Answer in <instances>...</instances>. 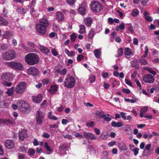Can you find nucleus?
Wrapping results in <instances>:
<instances>
[{"label": "nucleus", "mask_w": 159, "mask_h": 159, "mask_svg": "<svg viewBox=\"0 0 159 159\" xmlns=\"http://www.w3.org/2000/svg\"><path fill=\"white\" fill-rule=\"evenodd\" d=\"M49 21L45 18H42L39 20V23L36 25L37 31L41 34H44L46 32V29L49 25Z\"/></svg>", "instance_id": "1"}, {"label": "nucleus", "mask_w": 159, "mask_h": 159, "mask_svg": "<svg viewBox=\"0 0 159 159\" xmlns=\"http://www.w3.org/2000/svg\"><path fill=\"white\" fill-rule=\"evenodd\" d=\"M39 57L38 55L34 53L27 54L25 57V60L29 65H34L39 62Z\"/></svg>", "instance_id": "2"}, {"label": "nucleus", "mask_w": 159, "mask_h": 159, "mask_svg": "<svg viewBox=\"0 0 159 159\" xmlns=\"http://www.w3.org/2000/svg\"><path fill=\"white\" fill-rule=\"evenodd\" d=\"M19 108L24 113H28L31 110L29 105L24 100H19L17 102Z\"/></svg>", "instance_id": "3"}, {"label": "nucleus", "mask_w": 159, "mask_h": 159, "mask_svg": "<svg viewBox=\"0 0 159 159\" xmlns=\"http://www.w3.org/2000/svg\"><path fill=\"white\" fill-rule=\"evenodd\" d=\"M26 84L25 82H20L16 86L15 92L18 94H22L25 91Z\"/></svg>", "instance_id": "4"}, {"label": "nucleus", "mask_w": 159, "mask_h": 159, "mask_svg": "<svg viewBox=\"0 0 159 159\" xmlns=\"http://www.w3.org/2000/svg\"><path fill=\"white\" fill-rule=\"evenodd\" d=\"M90 5L91 9L94 12H99L103 9L102 4L98 2L93 1L91 2Z\"/></svg>", "instance_id": "5"}, {"label": "nucleus", "mask_w": 159, "mask_h": 159, "mask_svg": "<svg viewBox=\"0 0 159 159\" xmlns=\"http://www.w3.org/2000/svg\"><path fill=\"white\" fill-rule=\"evenodd\" d=\"M75 81L74 77L71 76H68L66 79L64 81L65 85L68 88H72L75 84Z\"/></svg>", "instance_id": "6"}, {"label": "nucleus", "mask_w": 159, "mask_h": 159, "mask_svg": "<svg viewBox=\"0 0 159 159\" xmlns=\"http://www.w3.org/2000/svg\"><path fill=\"white\" fill-rule=\"evenodd\" d=\"M2 57L6 60H12L16 57V53L13 50H10L3 53Z\"/></svg>", "instance_id": "7"}, {"label": "nucleus", "mask_w": 159, "mask_h": 159, "mask_svg": "<svg viewBox=\"0 0 159 159\" xmlns=\"http://www.w3.org/2000/svg\"><path fill=\"white\" fill-rule=\"evenodd\" d=\"M44 119V116L43 112L41 111H38L36 115V123L38 125L42 124Z\"/></svg>", "instance_id": "8"}, {"label": "nucleus", "mask_w": 159, "mask_h": 159, "mask_svg": "<svg viewBox=\"0 0 159 159\" xmlns=\"http://www.w3.org/2000/svg\"><path fill=\"white\" fill-rule=\"evenodd\" d=\"M7 65L12 68L19 70H22L23 68V66L21 63L14 61L8 62Z\"/></svg>", "instance_id": "9"}, {"label": "nucleus", "mask_w": 159, "mask_h": 159, "mask_svg": "<svg viewBox=\"0 0 159 159\" xmlns=\"http://www.w3.org/2000/svg\"><path fill=\"white\" fill-rule=\"evenodd\" d=\"M154 78L152 75L147 74L145 75L143 77V80L145 83L152 84L154 81Z\"/></svg>", "instance_id": "10"}, {"label": "nucleus", "mask_w": 159, "mask_h": 159, "mask_svg": "<svg viewBox=\"0 0 159 159\" xmlns=\"http://www.w3.org/2000/svg\"><path fill=\"white\" fill-rule=\"evenodd\" d=\"M12 77V74L9 72L4 73L1 76V79L3 81H10Z\"/></svg>", "instance_id": "11"}, {"label": "nucleus", "mask_w": 159, "mask_h": 159, "mask_svg": "<svg viewBox=\"0 0 159 159\" xmlns=\"http://www.w3.org/2000/svg\"><path fill=\"white\" fill-rule=\"evenodd\" d=\"M27 72L28 74L35 76L38 75L39 73L38 70L35 67H31L28 69Z\"/></svg>", "instance_id": "12"}, {"label": "nucleus", "mask_w": 159, "mask_h": 159, "mask_svg": "<svg viewBox=\"0 0 159 159\" xmlns=\"http://www.w3.org/2000/svg\"><path fill=\"white\" fill-rule=\"evenodd\" d=\"M4 144L5 147L8 149H12L15 147L14 141L10 139H7L4 142Z\"/></svg>", "instance_id": "13"}, {"label": "nucleus", "mask_w": 159, "mask_h": 159, "mask_svg": "<svg viewBox=\"0 0 159 159\" xmlns=\"http://www.w3.org/2000/svg\"><path fill=\"white\" fill-rule=\"evenodd\" d=\"M86 3L85 2H83L78 8V11L79 13L82 15H85L86 13Z\"/></svg>", "instance_id": "14"}, {"label": "nucleus", "mask_w": 159, "mask_h": 159, "mask_svg": "<svg viewBox=\"0 0 159 159\" xmlns=\"http://www.w3.org/2000/svg\"><path fill=\"white\" fill-rule=\"evenodd\" d=\"M19 139L22 141L24 140L25 138L27 136V132L25 129L21 130V131H20L18 134Z\"/></svg>", "instance_id": "15"}, {"label": "nucleus", "mask_w": 159, "mask_h": 159, "mask_svg": "<svg viewBox=\"0 0 159 159\" xmlns=\"http://www.w3.org/2000/svg\"><path fill=\"white\" fill-rule=\"evenodd\" d=\"M56 19L58 22L62 21L64 19V16L63 13L60 11L56 13Z\"/></svg>", "instance_id": "16"}, {"label": "nucleus", "mask_w": 159, "mask_h": 159, "mask_svg": "<svg viewBox=\"0 0 159 159\" xmlns=\"http://www.w3.org/2000/svg\"><path fill=\"white\" fill-rule=\"evenodd\" d=\"M13 33L9 31H6L2 35V38L6 39H10L14 36Z\"/></svg>", "instance_id": "17"}, {"label": "nucleus", "mask_w": 159, "mask_h": 159, "mask_svg": "<svg viewBox=\"0 0 159 159\" xmlns=\"http://www.w3.org/2000/svg\"><path fill=\"white\" fill-rule=\"evenodd\" d=\"M42 96L41 94H39L37 96H33L32 99L33 102L36 103H39L42 101Z\"/></svg>", "instance_id": "18"}, {"label": "nucleus", "mask_w": 159, "mask_h": 159, "mask_svg": "<svg viewBox=\"0 0 159 159\" xmlns=\"http://www.w3.org/2000/svg\"><path fill=\"white\" fill-rule=\"evenodd\" d=\"M84 136L87 139H91L92 140H96V138L95 136L91 133H84Z\"/></svg>", "instance_id": "19"}, {"label": "nucleus", "mask_w": 159, "mask_h": 159, "mask_svg": "<svg viewBox=\"0 0 159 159\" xmlns=\"http://www.w3.org/2000/svg\"><path fill=\"white\" fill-rule=\"evenodd\" d=\"M57 89L58 88L56 85H52L50 86V88L49 89V91L51 94H55L57 92Z\"/></svg>", "instance_id": "20"}, {"label": "nucleus", "mask_w": 159, "mask_h": 159, "mask_svg": "<svg viewBox=\"0 0 159 159\" xmlns=\"http://www.w3.org/2000/svg\"><path fill=\"white\" fill-rule=\"evenodd\" d=\"M84 24L87 26H89L91 25L93 22L92 19L90 17L86 18L84 20Z\"/></svg>", "instance_id": "21"}, {"label": "nucleus", "mask_w": 159, "mask_h": 159, "mask_svg": "<svg viewBox=\"0 0 159 159\" xmlns=\"http://www.w3.org/2000/svg\"><path fill=\"white\" fill-rule=\"evenodd\" d=\"M111 126L113 127H121L123 124L120 122H116L115 121H113L111 123Z\"/></svg>", "instance_id": "22"}, {"label": "nucleus", "mask_w": 159, "mask_h": 159, "mask_svg": "<svg viewBox=\"0 0 159 159\" xmlns=\"http://www.w3.org/2000/svg\"><path fill=\"white\" fill-rule=\"evenodd\" d=\"M125 131L128 134L131 135L132 134L131 129L130 125L127 124L125 125Z\"/></svg>", "instance_id": "23"}, {"label": "nucleus", "mask_w": 159, "mask_h": 159, "mask_svg": "<svg viewBox=\"0 0 159 159\" xmlns=\"http://www.w3.org/2000/svg\"><path fill=\"white\" fill-rule=\"evenodd\" d=\"M39 49L42 52L45 53V54L50 52V50L48 48L44 46H40Z\"/></svg>", "instance_id": "24"}, {"label": "nucleus", "mask_w": 159, "mask_h": 159, "mask_svg": "<svg viewBox=\"0 0 159 159\" xmlns=\"http://www.w3.org/2000/svg\"><path fill=\"white\" fill-rule=\"evenodd\" d=\"M16 12L20 14H25L27 12V10L26 9H24L22 7H18L16 10Z\"/></svg>", "instance_id": "25"}, {"label": "nucleus", "mask_w": 159, "mask_h": 159, "mask_svg": "<svg viewBox=\"0 0 159 159\" xmlns=\"http://www.w3.org/2000/svg\"><path fill=\"white\" fill-rule=\"evenodd\" d=\"M8 22L2 16H0V25L2 26H6L8 25Z\"/></svg>", "instance_id": "26"}, {"label": "nucleus", "mask_w": 159, "mask_h": 159, "mask_svg": "<svg viewBox=\"0 0 159 159\" xmlns=\"http://www.w3.org/2000/svg\"><path fill=\"white\" fill-rule=\"evenodd\" d=\"M15 91V89L14 87H12L11 88L8 89L6 92V93L9 96H11L13 94L14 91Z\"/></svg>", "instance_id": "27"}, {"label": "nucleus", "mask_w": 159, "mask_h": 159, "mask_svg": "<svg viewBox=\"0 0 159 159\" xmlns=\"http://www.w3.org/2000/svg\"><path fill=\"white\" fill-rule=\"evenodd\" d=\"M132 53V52L131 49L128 48H126L124 50V54L125 55L127 56H129Z\"/></svg>", "instance_id": "28"}, {"label": "nucleus", "mask_w": 159, "mask_h": 159, "mask_svg": "<svg viewBox=\"0 0 159 159\" xmlns=\"http://www.w3.org/2000/svg\"><path fill=\"white\" fill-rule=\"evenodd\" d=\"M95 34V31L94 29H91L88 34V37L90 39H92Z\"/></svg>", "instance_id": "29"}, {"label": "nucleus", "mask_w": 159, "mask_h": 159, "mask_svg": "<svg viewBox=\"0 0 159 159\" xmlns=\"http://www.w3.org/2000/svg\"><path fill=\"white\" fill-rule=\"evenodd\" d=\"M94 54L97 58H99L101 55V52L99 49H96L94 50Z\"/></svg>", "instance_id": "30"}, {"label": "nucleus", "mask_w": 159, "mask_h": 159, "mask_svg": "<svg viewBox=\"0 0 159 159\" xmlns=\"http://www.w3.org/2000/svg\"><path fill=\"white\" fill-rule=\"evenodd\" d=\"M118 147L121 151H126L127 150V148L124 144L119 143Z\"/></svg>", "instance_id": "31"}, {"label": "nucleus", "mask_w": 159, "mask_h": 159, "mask_svg": "<svg viewBox=\"0 0 159 159\" xmlns=\"http://www.w3.org/2000/svg\"><path fill=\"white\" fill-rule=\"evenodd\" d=\"M95 114L97 116L101 118L102 117L104 114L101 110H98L96 111Z\"/></svg>", "instance_id": "32"}, {"label": "nucleus", "mask_w": 159, "mask_h": 159, "mask_svg": "<svg viewBox=\"0 0 159 159\" xmlns=\"http://www.w3.org/2000/svg\"><path fill=\"white\" fill-rule=\"evenodd\" d=\"M65 52L68 56L70 57H72L75 54L74 52L73 51H70L69 50L67 49H65Z\"/></svg>", "instance_id": "33"}, {"label": "nucleus", "mask_w": 159, "mask_h": 159, "mask_svg": "<svg viewBox=\"0 0 159 159\" xmlns=\"http://www.w3.org/2000/svg\"><path fill=\"white\" fill-rule=\"evenodd\" d=\"M139 62L141 65H145L147 64V61L143 58L140 59L139 60Z\"/></svg>", "instance_id": "34"}, {"label": "nucleus", "mask_w": 159, "mask_h": 159, "mask_svg": "<svg viewBox=\"0 0 159 159\" xmlns=\"http://www.w3.org/2000/svg\"><path fill=\"white\" fill-rule=\"evenodd\" d=\"M80 29L79 31V32L81 34L84 33L85 32V28L84 25H81L80 26Z\"/></svg>", "instance_id": "35"}, {"label": "nucleus", "mask_w": 159, "mask_h": 159, "mask_svg": "<svg viewBox=\"0 0 159 159\" xmlns=\"http://www.w3.org/2000/svg\"><path fill=\"white\" fill-rule=\"evenodd\" d=\"M139 13V11L137 9H134L132 12V16L133 17H136Z\"/></svg>", "instance_id": "36"}, {"label": "nucleus", "mask_w": 159, "mask_h": 159, "mask_svg": "<svg viewBox=\"0 0 159 159\" xmlns=\"http://www.w3.org/2000/svg\"><path fill=\"white\" fill-rule=\"evenodd\" d=\"M48 117L49 119L53 120H56L58 119V118L57 117L52 114L51 112H49Z\"/></svg>", "instance_id": "37"}, {"label": "nucleus", "mask_w": 159, "mask_h": 159, "mask_svg": "<svg viewBox=\"0 0 159 159\" xmlns=\"http://www.w3.org/2000/svg\"><path fill=\"white\" fill-rule=\"evenodd\" d=\"M8 105V104L6 103L4 101L0 102V108L7 107Z\"/></svg>", "instance_id": "38"}, {"label": "nucleus", "mask_w": 159, "mask_h": 159, "mask_svg": "<svg viewBox=\"0 0 159 159\" xmlns=\"http://www.w3.org/2000/svg\"><path fill=\"white\" fill-rule=\"evenodd\" d=\"M67 145L66 143H64L63 144L60 145L59 146V150L60 151H61L62 150L65 149L67 148Z\"/></svg>", "instance_id": "39"}, {"label": "nucleus", "mask_w": 159, "mask_h": 159, "mask_svg": "<svg viewBox=\"0 0 159 159\" xmlns=\"http://www.w3.org/2000/svg\"><path fill=\"white\" fill-rule=\"evenodd\" d=\"M151 147V144H148L146 145L145 147V149H144V150L143 151V152H145V150H146L148 151V152L150 151V148Z\"/></svg>", "instance_id": "40"}, {"label": "nucleus", "mask_w": 159, "mask_h": 159, "mask_svg": "<svg viewBox=\"0 0 159 159\" xmlns=\"http://www.w3.org/2000/svg\"><path fill=\"white\" fill-rule=\"evenodd\" d=\"M60 124L59 122H57V124H49V126L50 128H58L59 127L58 125Z\"/></svg>", "instance_id": "41"}, {"label": "nucleus", "mask_w": 159, "mask_h": 159, "mask_svg": "<svg viewBox=\"0 0 159 159\" xmlns=\"http://www.w3.org/2000/svg\"><path fill=\"white\" fill-rule=\"evenodd\" d=\"M123 53V49L122 48H120L118 50L117 57H120L122 56Z\"/></svg>", "instance_id": "42"}, {"label": "nucleus", "mask_w": 159, "mask_h": 159, "mask_svg": "<svg viewBox=\"0 0 159 159\" xmlns=\"http://www.w3.org/2000/svg\"><path fill=\"white\" fill-rule=\"evenodd\" d=\"M28 154L30 156H34L35 153V151L34 149H29L28 151Z\"/></svg>", "instance_id": "43"}, {"label": "nucleus", "mask_w": 159, "mask_h": 159, "mask_svg": "<svg viewBox=\"0 0 159 159\" xmlns=\"http://www.w3.org/2000/svg\"><path fill=\"white\" fill-rule=\"evenodd\" d=\"M9 81H4L2 82V84L4 86H6L7 87H10L12 85V83L8 82Z\"/></svg>", "instance_id": "44"}, {"label": "nucleus", "mask_w": 159, "mask_h": 159, "mask_svg": "<svg viewBox=\"0 0 159 159\" xmlns=\"http://www.w3.org/2000/svg\"><path fill=\"white\" fill-rule=\"evenodd\" d=\"M147 70L149 73L152 74L154 76H155L157 74V73L155 71L149 67L147 68Z\"/></svg>", "instance_id": "45"}, {"label": "nucleus", "mask_w": 159, "mask_h": 159, "mask_svg": "<svg viewBox=\"0 0 159 159\" xmlns=\"http://www.w3.org/2000/svg\"><path fill=\"white\" fill-rule=\"evenodd\" d=\"M1 49L2 50H6L7 49V45L5 44H1Z\"/></svg>", "instance_id": "46"}, {"label": "nucleus", "mask_w": 159, "mask_h": 159, "mask_svg": "<svg viewBox=\"0 0 159 159\" xmlns=\"http://www.w3.org/2000/svg\"><path fill=\"white\" fill-rule=\"evenodd\" d=\"M44 147L48 151H52V150L50 149V147L48 145V144L47 142L45 143Z\"/></svg>", "instance_id": "47"}, {"label": "nucleus", "mask_w": 159, "mask_h": 159, "mask_svg": "<svg viewBox=\"0 0 159 159\" xmlns=\"http://www.w3.org/2000/svg\"><path fill=\"white\" fill-rule=\"evenodd\" d=\"M94 123L93 121L88 122L86 124V125L90 127H92L94 126Z\"/></svg>", "instance_id": "48"}, {"label": "nucleus", "mask_w": 159, "mask_h": 159, "mask_svg": "<svg viewBox=\"0 0 159 159\" xmlns=\"http://www.w3.org/2000/svg\"><path fill=\"white\" fill-rule=\"evenodd\" d=\"M128 29L129 31H130L131 33H132L134 31V30L131 24H129L128 25Z\"/></svg>", "instance_id": "49"}, {"label": "nucleus", "mask_w": 159, "mask_h": 159, "mask_svg": "<svg viewBox=\"0 0 159 159\" xmlns=\"http://www.w3.org/2000/svg\"><path fill=\"white\" fill-rule=\"evenodd\" d=\"M67 3L70 5H73L75 2V0H66Z\"/></svg>", "instance_id": "50"}, {"label": "nucleus", "mask_w": 159, "mask_h": 159, "mask_svg": "<svg viewBox=\"0 0 159 159\" xmlns=\"http://www.w3.org/2000/svg\"><path fill=\"white\" fill-rule=\"evenodd\" d=\"M102 118H103L104 120L106 121H109L111 120V118L109 117H107L106 116L105 114L103 115Z\"/></svg>", "instance_id": "51"}, {"label": "nucleus", "mask_w": 159, "mask_h": 159, "mask_svg": "<svg viewBox=\"0 0 159 159\" xmlns=\"http://www.w3.org/2000/svg\"><path fill=\"white\" fill-rule=\"evenodd\" d=\"M139 150V149L137 147H135L134 149L132 150L135 156L137 155L138 154Z\"/></svg>", "instance_id": "52"}, {"label": "nucleus", "mask_w": 159, "mask_h": 159, "mask_svg": "<svg viewBox=\"0 0 159 159\" xmlns=\"http://www.w3.org/2000/svg\"><path fill=\"white\" fill-rule=\"evenodd\" d=\"M71 40L72 41L74 42L77 37L75 34H73L70 35Z\"/></svg>", "instance_id": "53"}, {"label": "nucleus", "mask_w": 159, "mask_h": 159, "mask_svg": "<svg viewBox=\"0 0 159 159\" xmlns=\"http://www.w3.org/2000/svg\"><path fill=\"white\" fill-rule=\"evenodd\" d=\"M102 154L103 155L104 158H107L108 157V152L107 151H104L102 152Z\"/></svg>", "instance_id": "54"}, {"label": "nucleus", "mask_w": 159, "mask_h": 159, "mask_svg": "<svg viewBox=\"0 0 159 159\" xmlns=\"http://www.w3.org/2000/svg\"><path fill=\"white\" fill-rule=\"evenodd\" d=\"M90 82L91 83L93 82L95 80V77L94 75H92L89 77Z\"/></svg>", "instance_id": "55"}, {"label": "nucleus", "mask_w": 159, "mask_h": 159, "mask_svg": "<svg viewBox=\"0 0 159 159\" xmlns=\"http://www.w3.org/2000/svg\"><path fill=\"white\" fill-rule=\"evenodd\" d=\"M20 151L22 152H26L27 150V148H26L25 146H22L20 148Z\"/></svg>", "instance_id": "56"}, {"label": "nucleus", "mask_w": 159, "mask_h": 159, "mask_svg": "<svg viewBox=\"0 0 159 159\" xmlns=\"http://www.w3.org/2000/svg\"><path fill=\"white\" fill-rule=\"evenodd\" d=\"M100 138L104 140H106L107 139V137L106 135L102 133L100 136Z\"/></svg>", "instance_id": "57"}, {"label": "nucleus", "mask_w": 159, "mask_h": 159, "mask_svg": "<svg viewBox=\"0 0 159 159\" xmlns=\"http://www.w3.org/2000/svg\"><path fill=\"white\" fill-rule=\"evenodd\" d=\"M18 159H25V155L23 154L19 153L18 154Z\"/></svg>", "instance_id": "58"}, {"label": "nucleus", "mask_w": 159, "mask_h": 159, "mask_svg": "<svg viewBox=\"0 0 159 159\" xmlns=\"http://www.w3.org/2000/svg\"><path fill=\"white\" fill-rule=\"evenodd\" d=\"M121 117L124 120H126V113L124 112H121L120 113Z\"/></svg>", "instance_id": "59"}, {"label": "nucleus", "mask_w": 159, "mask_h": 159, "mask_svg": "<svg viewBox=\"0 0 159 159\" xmlns=\"http://www.w3.org/2000/svg\"><path fill=\"white\" fill-rule=\"evenodd\" d=\"M84 58V57L81 55H79L77 57V60L78 61H81Z\"/></svg>", "instance_id": "60"}, {"label": "nucleus", "mask_w": 159, "mask_h": 159, "mask_svg": "<svg viewBox=\"0 0 159 159\" xmlns=\"http://www.w3.org/2000/svg\"><path fill=\"white\" fill-rule=\"evenodd\" d=\"M125 82L126 84L129 85L130 86H131V87L132 86V83L131 82L130 80H129L128 79H125Z\"/></svg>", "instance_id": "61"}, {"label": "nucleus", "mask_w": 159, "mask_h": 159, "mask_svg": "<svg viewBox=\"0 0 159 159\" xmlns=\"http://www.w3.org/2000/svg\"><path fill=\"white\" fill-rule=\"evenodd\" d=\"M122 91L125 93L129 94L130 93V91L128 89L123 88L122 89Z\"/></svg>", "instance_id": "62"}, {"label": "nucleus", "mask_w": 159, "mask_h": 159, "mask_svg": "<svg viewBox=\"0 0 159 159\" xmlns=\"http://www.w3.org/2000/svg\"><path fill=\"white\" fill-rule=\"evenodd\" d=\"M4 124H6L8 125V124H10L12 123V121L9 119L4 120Z\"/></svg>", "instance_id": "63"}, {"label": "nucleus", "mask_w": 159, "mask_h": 159, "mask_svg": "<svg viewBox=\"0 0 159 159\" xmlns=\"http://www.w3.org/2000/svg\"><path fill=\"white\" fill-rule=\"evenodd\" d=\"M52 53L54 56H56L58 55V53L55 49H53L52 50Z\"/></svg>", "instance_id": "64"}]
</instances>
